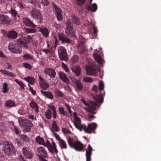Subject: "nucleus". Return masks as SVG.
<instances>
[{
	"label": "nucleus",
	"mask_w": 161,
	"mask_h": 161,
	"mask_svg": "<svg viewBox=\"0 0 161 161\" xmlns=\"http://www.w3.org/2000/svg\"><path fill=\"white\" fill-rule=\"evenodd\" d=\"M93 97L96 103L93 101H91L89 103H88L84 98H82L81 100L85 105L89 107V108L87 109L88 112L92 114H95L96 113V110L97 107L98 105L97 103H102L103 101V97L101 94L96 95Z\"/></svg>",
	"instance_id": "obj_1"
},
{
	"label": "nucleus",
	"mask_w": 161,
	"mask_h": 161,
	"mask_svg": "<svg viewBox=\"0 0 161 161\" xmlns=\"http://www.w3.org/2000/svg\"><path fill=\"white\" fill-rule=\"evenodd\" d=\"M68 143L71 148H74L77 151L80 152L83 150V144L79 141L74 142L73 138L70 137H69L68 139Z\"/></svg>",
	"instance_id": "obj_2"
},
{
	"label": "nucleus",
	"mask_w": 161,
	"mask_h": 161,
	"mask_svg": "<svg viewBox=\"0 0 161 161\" xmlns=\"http://www.w3.org/2000/svg\"><path fill=\"white\" fill-rule=\"evenodd\" d=\"M3 150L8 156L12 155L15 153L14 146L12 143L9 142H4Z\"/></svg>",
	"instance_id": "obj_3"
},
{
	"label": "nucleus",
	"mask_w": 161,
	"mask_h": 161,
	"mask_svg": "<svg viewBox=\"0 0 161 161\" xmlns=\"http://www.w3.org/2000/svg\"><path fill=\"white\" fill-rule=\"evenodd\" d=\"M31 15L36 20V22L38 24L42 22L43 17L40 12L38 10L35 8H33L31 11Z\"/></svg>",
	"instance_id": "obj_4"
},
{
	"label": "nucleus",
	"mask_w": 161,
	"mask_h": 161,
	"mask_svg": "<svg viewBox=\"0 0 161 161\" xmlns=\"http://www.w3.org/2000/svg\"><path fill=\"white\" fill-rule=\"evenodd\" d=\"M58 51L60 59L62 60L67 61L68 59V57L65 47H60L58 49Z\"/></svg>",
	"instance_id": "obj_5"
},
{
	"label": "nucleus",
	"mask_w": 161,
	"mask_h": 161,
	"mask_svg": "<svg viewBox=\"0 0 161 161\" xmlns=\"http://www.w3.org/2000/svg\"><path fill=\"white\" fill-rule=\"evenodd\" d=\"M8 49L9 51L14 53L20 54L22 50L19 48V47L16 43L14 44L13 42H10L8 44Z\"/></svg>",
	"instance_id": "obj_6"
},
{
	"label": "nucleus",
	"mask_w": 161,
	"mask_h": 161,
	"mask_svg": "<svg viewBox=\"0 0 161 161\" xmlns=\"http://www.w3.org/2000/svg\"><path fill=\"white\" fill-rule=\"evenodd\" d=\"M52 4L53 8L55 11L57 20H62L63 18V15L61 9L54 3H52Z\"/></svg>",
	"instance_id": "obj_7"
},
{
	"label": "nucleus",
	"mask_w": 161,
	"mask_h": 161,
	"mask_svg": "<svg viewBox=\"0 0 161 161\" xmlns=\"http://www.w3.org/2000/svg\"><path fill=\"white\" fill-rule=\"evenodd\" d=\"M58 38L59 40L61 41L62 43L68 44L71 42L69 38L63 32H60L58 34Z\"/></svg>",
	"instance_id": "obj_8"
},
{
	"label": "nucleus",
	"mask_w": 161,
	"mask_h": 161,
	"mask_svg": "<svg viewBox=\"0 0 161 161\" xmlns=\"http://www.w3.org/2000/svg\"><path fill=\"white\" fill-rule=\"evenodd\" d=\"M16 43L19 47H24L26 49L28 48L27 43L26 42V37H24L22 38L17 39Z\"/></svg>",
	"instance_id": "obj_9"
},
{
	"label": "nucleus",
	"mask_w": 161,
	"mask_h": 161,
	"mask_svg": "<svg viewBox=\"0 0 161 161\" xmlns=\"http://www.w3.org/2000/svg\"><path fill=\"white\" fill-rule=\"evenodd\" d=\"M86 70L87 75H94L96 73V67L94 65H87L86 66Z\"/></svg>",
	"instance_id": "obj_10"
},
{
	"label": "nucleus",
	"mask_w": 161,
	"mask_h": 161,
	"mask_svg": "<svg viewBox=\"0 0 161 161\" xmlns=\"http://www.w3.org/2000/svg\"><path fill=\"white\" fill-rule=\"evenodd\" d=\"M97 126V125L95 123L89 124L87 127L86 126V128L85 129V132L88 134H91L92 131L96 129Z\"/></svg>",
	"instance_id": "obj_11"
},
{
	"label": "nucleus",
	"mask_w": 161,
	"mask_h": 161,
	"mask_svg": "<svg viewBox=\"0 0 161 161\" xmlns=\"http://www.w3.org/2000/svg\"><path fill=\"white\" fill-rule=\"evenodd\" d=\"M5 35L9 39L14 40L17 37L18 33L17 32L13 30L8 31V32L5 31Z\"/></svg>",
	"instance_id": "obj_12"
},
{
	"label": "nucleus",
	"mask_w": 161,
	"mask_h": 161,
	"mask_svg": "<svg viewBox=\"0 0 161 161\" xmlns=\"http://www.w3.org/2000/svg\"><path fill=\"white\" fill-rule=\"evenodd\" d=\"M10 21V19L7 15L0 14V24L8 25Z\"/></svg>",
	"instance_id": "obj_13"
},
{
	"label": "nucleus",
	"mask_w": 161,
	"mask_h": 161,
	"mask_svg": "<svg viewBox=\"0 0 161 161\" xmlns=\"http://www.w3.org/2000/svg\"><path fill=\"white\" fill-rule=\"evenodd\" d=\"M38 77L40 81L39 82V84L40 88L42 90H47L49 87V84L47 83L46 81H45L39 75Z\"/></svg>",
	"instance_id": "obj_14"
},
{
	"label": "nucleus",
	"mask_w": 161,
	"mask_h": 161,
	"mask_svg": "<svg viewBox=\"0 0 161 161\" xmlns=\"http://www.w3.org/2000/svg\"><path fill=\"white\" fill-rule=\"evenodd\" d=\"M44 72L45 74L48 75L51 78H55L56 75L55 70L52 68H46L44 69Z\"/></svg>",
	"instance_id": "obj_15"
},
{
	"label": "nucleus",
	"mask_w": 161,
	"mask_h": 161,
	"mask_svg": "<svg viewBox=\"0 0 161 161\" xmlns=\"http://www.w3.org/2000/svg\"><path fill=\"white\" fill-rule=\"evenodd\" d=\"M23 22L26 26L32 28L36 27V25L29 18L27 17L23 18Z\"/></svg>",
	"instance_id": "obj_16"
},
{
	"label": "nucleus",
	"mask_w": 161,
	"mask_h": 161,
	"mask_svg": "<svg viewBox=\"0 0 161 161\" xmlns=\"http://www.w3.org/2000/svg\"><path fill=\"white\" fill-rule=\"evenodd\" d=\"M19 124L21 127H25L27 124H31V121L28 119H23L21 117H19L18 119Z\"/></svg>",
	"instance_id": "obj_17"
},
{
	"label": "nucleus",
	"mask_w": 161,
	"mask_h": 161,
	"mask_svg": "<svg viewBox=\"0 0 161 161\" xmlns=\"http://www.w3.org/2000/svg\"><path fill=\"white\" fill-rule=\"evenodd\" d=\"M92 150V148L90 145H88L86 152V161H91Z\"/></svg>",
	"instance_id": "obj_18"
},
{
	"label": "nucleus",
	"mask_w": 161,
	"mask_h": 161,
	"mask_svg": "<svg viewBox=\"0 0 161 161\" xmlns=\"http://www.w3.org/2000/svg\"><path fill=\"white\" fill-rule=\"evenodd\" d=\"M22 152L24 155L27 158L31 159L33 156V154L31 151L27 147H23Z\"/></svg>",
	"instance_id": "obj_19"
},
{
	"label": "nucleus",
	"mask_w": 161,
	"mask_h": 161,
	"mask_svg": "<svg viewBox=\"0 0 161 161\" xmlns=\"http://www.w3.org/2000/svg\"><path fill=\"white\" fill-rule=\"evenodd\" d=\"M86 49V46L84 44V42L83 41L80 42L77 46V49L78 52L80 54H83L85 52Z\"/></svg>",
	"instance_id": "obj_20"
},
{
	"label": "nucleus",
	"mask_w": 161,
	"mask_h": 161,
	"mask_svg": "<svg viewBox=\"0 0 161 161\" xmlns=\"http://www.w3.org/2000/svg\"><path fill=\"white\" fill-rule=\"evenodd\" d=\"M37 151L39 153V155L42 156L45 158H47L48 155L47 152L43 147H39L37 149Z\"/></svg>",
	"instance_id": "obj_21"
},
{
	"label": "nucleus",
	"mask_w": 161,
	"mask_h": 161,
	"mask_svg": "<svg viewBox=\"0 0 161 161\" xmlns=\"http://www.w3.org/2000/svg\"><path fill=\"white\" fill-rule=\"evenodd\" d=\"M41 93L43 96L47 98L53 99V96L52 93L49 91H44L43 90H41Z\"/></svg>",
	"instance_id": "obj_22"
},
{
	"label": "nucleus",
	"mask_w": 161,
	"mask_h": 161,
	"mask_svg": "<svg viewBox=\"0 0 161 161\" xmlns=\"http://www.w3.org/2000/svg\"><path fill=\"white\" fill-rule=\"evenodd\" d=\"M71 69L73 72L75 73L76 76H79L81 73V68L79 66H73Z\"/></svg>",
	"instance_id": "obj_23"
},
{
	"label": "nucleus",
	"mask_w": 161,
	"mask_h": 161,
	"mask_svg": "<svg viewBox=\"0 0 161 161\" xmlns=\"http://www.w3.org/2000/svg\"><path fill=\"white\" fill-rule=\"evenodd\" d=\"M92 25L93 28V31H90L89 32V34L91 38L94 39L97 37V29L93 24H92Z\"/></svg>",
	"instance_id": "obj_24"
},
{
	"label": "nucleus",
	"mask_w": 161,
	"mask_h": 161,
	"mask_svg": "<svg viewBox=\"0 0 161 161\" xmlns=\"http://www.w3.org/2000/svg\"><path fill=\"white\" fill-rule=\"evenodd\" d=\"M59 77L62 81L65 83H68L69 82L68 78L66 75L63 72L59 73Z\"/></svg>",
	"instance_id": "obj_25"
},
{
	"label": "nucleus",
	"mask_w": 161,
	"mask_h": 161,
	"mask_svg": "<svg viewBox=\"0 0 161 161\" xmlns=\"http://www.w3.org/2000/svg\"><path fill=\"white\" fill-rule=\"evenodd\" d=\"M65 32L67 35L70 38L74 36H75L73 28H66Z\"/></svg>",
	"instance_id": "obj_26"
},
{
	"label": "nucleus",
	"mask_w": 161,
	"mask_h": 161,
	"mask_svg": "<svg viewBox=\"0 0 161 161\" xmlns=\"http://www.w3.org/2000/svg\"><path fill=\"white\" fill-rule=\"evenodd\" d=\"M39 31L41 32L45 38H47L49 36V32L47 28L46 27L41 28L39 29Z\"/></svg>",
	"instance_id": "obj_27"
},
{
	"label": "nucleus",
	"mask_w": 161,
	"mask_h": 161,
	"mask_svg": "<svg viewBox=\"0 0 161 161\" xmlns=\"http://www.w3.org/2000/svg\"><path fill=\"white\" fill-rule=\"evenodd\" d=\"M30 106L32 108L36 113L39 111L38 106L37 104L34 101L32 100L30 103Z\"/></svg>",
	"instance_id": "obj_28"
},
{
	"label": "nucleus",
	"mask_w": 161,
	"mask_h": 161,
	"mask_svg": "<svg viewBox=\"0 0 161 161\" xmlns=\"http://www.w3.org/2000/svg\"><path fill=\"white\" fill-rule=\"evenodd\" d=\"M52 129L51 131L53 132H54V131L58 132L59 131V127L57 125V123L56 121L53 120V123L52 124Z\"/></svg>",
	"instance_id": "obj_29"
},
{
	"label": "nucleus",
	"mask_w": 161,
	"mask_h": 161,
	"mask_svg": "<svg viewBox=\"0 0 161 161\" xmlns=\"http://www.w3.org/2000/svg\"><path fill=\"white\" fill-rule=\"evenodd\" d=\"M86 8H87L89 10L95 12L97 9V6L96 3H94L90 6V5L86 6Z\"/></svg>",
	"instance_id": "obj_30"
},
{
	"label": "nucleus",
	"mask_w": 161,
	"mask_h": 161,
	"mask_svg": "<svg viewBox=\"0 0 161 161\" xmlns=\"http://www.w3.org/2000/svg\"><path fill=\"white\" fill-rule=\"evenodd\" d=\"M15 106V102L12 100H8L6 102L5 106L7 107L11 108Z\"/></svg>",
	"instance_id": "obj_31"
},
{
	"label": "nucleus",
	"mask_w": 161,
	"mask_h": 161,
	"mask_svg": "<svg viewBox=\"0 0 161 161\" xmlns=\"http://www.w3.org/2000/svg\"><path fill=\"white\" fill-rule=\"evenodd\" d=\"M35 139L36 142L39 144L42 145L44 146H46L43 139L41 138L40 136H37L36 138Z\"/></svg>",
	"instance_id": "obj_32"
},
{
	"label": "nucleus",
	"mask_w": 161,
	"mask_h": 161,
	"mask_svg": "<svg viewBox=\"0 0 161 161\" xmlns=\"http://www.w3.org/2000/svg\"><path fill=\"white\" fill-rule=\"evenodd\" d=\"M0 72L3 75H8L10 77L14 76V74L11 72L8 71L5 69H0Z\"/></svg>",
	"instance_id": "obj_33"
},
{
	"label": "nucleus",
	"mask_w": 161,
	"mask_h": 161,
	"mask_svg": "<svg viewBox=\"0 0 161 161\" xmlns=\"http://www.w3.org/2000/svg\"><path fill=\"white\" fill-rule=\"evenodd\" d=\"M71 17L72 19V21L76 25H79L80 24V22L79 18L75 15L72 14L71 16Z\"/></svg>",
	"instance_id": "obj_34"
},
{
	"label": "nucleus",
	"mask_w": 161,
	"mask_h": 161,
	"mask_svg": "<svg viewBox=\"0 0 161 161\" xmlns=\"http://www.w3.org/2000/svg\"><path fill=\"white\" fill-rule=\"evenodd\" d=\"M74 124L76 127L80 131H81L82 129H84L85 131V129L86 128V125H80V124H78V123L74 122Z\"/></svg>",
	"instance_id": "obj_35"
},
{
	"label": "nucleus",
	"mask_w": 161,
	"mask_h": 161,
	"mask_svg": "<svg viewBox=\"0 0 161 161\" xmlns=\"http://www.w3.org/2000/svg\"><path fill=\"white\" fill-rule=\"evenodd\" d=\"M24 80L31 84H33L35 80L33 77L28 76L24 78Z\"/></svg>",
	"instance_id": "obj_36"
},
{
	"label": "nucleus",
	"mask_w": 161,
	"mask_h": 161,
	"mask_svg": "<svg viewBox=\"0 0 161 161\" xmlns=\"http://www.w3.org/2000/svg\"><path fill=\"white\" fill-rule=\"evenodd\" d=\"M75 84L76 85V87L79 90H81L83 88V86L82 85L81 82L80 80H77L75 82Z\"/></svg>",
	"instance_id": "obj_37"
},
{
	"label": "nucleus",
	"mask_w": 161,
	"mask_h": 161,
	"mask_svg": "<svg viewBox=\"0 0 161 161\" xmlns=\"http://www.w3.org/2000/svg\"><path fill=\"white\" fill-rule=\"evenodd\" d=\"M46 117L47 119H50L52 117V111L50 109L48 108L45 112Z\"/></svg>",
	"instance_id": "obj_38"
},
{
	"label": "nucleus",
	"mask_w": 161,
	"mask_h": 161,
	"mask_svg": "<svg viewBox=\"0 0 161 161\" xmlns=\"http://www.w3.org/2000/svg\"><path fill=\"white\" fill-rule=\"evenodd\" d=\"M25 32L26 33H34L36 32V30L35 28H25L24 29Z\"/></svg>",
	"instance_id": "obj_39"
},
{
	"label": "nucleus",
	"mask_w": 161,
	"mask_h": 161,
	"mask_svg": "<svg viewBox=\"0 0 161 161\" xmlns=\"http://www.w3.org/2000/svg\"><path fill=\"white\" fill-rule=\"evenodd\" d=\"M73 114L74 118L75 120L76 121H74V122H76L78 123V124H80L81 119L79 117L77 116V113L76 112H74V113H73Z\"/></svg>",
	"instance_id": "obj_40"
},
{
	"label": "nucleus",
	"mask_w": 161,
	"mask_h": 161,
	"mask_svg": "<svg viewBox=\"0 0 161 161\" xmlns=\"http://www.w3.org/2000/svg\"><path fill=\"white\" fill-rule=\"evenodd\" d=\"M33 124L31 122V124H27L25 125V127H24V128L23 129V131L24 132H28L30 131L31 130V127L32 126Z\"/></svg>",
	"instance_id": "obj_41"
},
{
	"label": "nucleus",
	"mask_w": 161,
	"mask_h": 161,
	"mask_svg": "<svg viewBox=\"0 0 161 161\" xmlns=\"http://www.w3.org/2000/svg\"><path fill=\"white\" fill-rule=\"evenodd\" d=\"M23 58L26 60L32 59L33 58L32 55H31L30 54L27 53L24 54L23 56Z\"/></svg>",
	"instance_id": "obj_42"
},
{
	"label": "nucleus",
	"mask_w": 161,
	"mask_h": 161,
	"mask_svg": "<svg viewBox=\"0 0 161 161\" xmlns=\"http://www.w3.org/2000/svg\"><path fill=\"white\" fill-rule=\"evenodd\" d=\"M14 81L20 86L21 89H25V85L22 82L19 81L17 79H15Z\"/></svg>",
	"instance_id": "obj_43"
},
{
	"label": "nucleus",
	"mask_w": 161,
	"mask_h": 161,
	"mask_svg": "<svg viewBox=\"0 0 161 161\" xmlns=\"http://www.w3.org/2000/svg\"><path fill=\"white\" fill-rule=\"evenodd\" d=\"M94 58L95 60L99 64H101L102 63V58L97 54H95L94 55Z\"/></svg>",
	"instance_id": "obj_44"
},
{
	"label": "nucleus",
	"mask_w": 161,
	"mask_h": 161,
	"mask_svg": "<svg viewBox=\"0 0 161 161\" xmlns=\"http://www.w3.org/2000/svg\"><path fill=\"white\" fill-rule=\"evenodd\" d=\"M50 108L52 110L53 112V118L56 119L57 117V114L56 112V108L55 107L52 105L50 107Z\"/></svg>",
	"instance_id": "obj_45"
},
{
	"label": "nucleus",
	"mask_w": 161,
	"mask_h": 161,
	"mask_svg": "<svg viewBox=\"0 0 161 161\" xmlns=\"http://www.w3.org/2000/svg\"><path fill=\"white\" fill-rule=\"evenodd\" d=\"M8 90L9 89L8 88L7 84L6 83H4L3 84V92L5 93L8 91Z\"/></svg>",
	"instance_id": "obj_46"
},
{
	"label": "nucleus",
	"mask_w": 161,
	"mask_h": 161,
	"mask_svg": "<svg viewBox=\"0 0 161 161\" xmlns=\"http://www.w3.org/2000/svg\"><path fill=\"white\" fill-rule=\"evenodd\" d=\"M54 92L55 94L57 96L59 97H63L64 96V94L59 90L58 89L55 90Z\"/></svg>",
	"instance_id": "obj_47"
},
{
	"label": "nucleus",
	"mask_w": 161,
	"mask_h": 161,
	"mask_svg": "<svg viewBox=\"0 0 161 161\" xmlns=\"http://www.w3.org/2000/svg\"><path fill=\"white\" fill-rule=\"evenodd\" d=\"M59 143L60 146L61 147V148L64 149H66L67 148V144L65 141H64L63 140H61L59 142Z\"/></svg>",
	"instance_id": "obj_48"
},
{
	"label": "nucleus",
	"mask_w": 161,
	"mask_h": 161,
	"mask_svg": "<svg viewBox=\"0 0 161 161\" xmlns=\"http://www.w3.org/2000/svg\"><path fill=\"white\" fill-rule=\"evenodd\" d=\"M67 25L66 28H73V24L70 19L68 20L66 23Z\"/></svg>",
	"instance_id": "obj_49"
},
{
	"label": "nucleus",
	"mask_w": 161,
	"mask_h": 161,
	"mask_svg": "<svg viewBox=\"0 0 161 161\" xmlns=\"http://www.w3.org/2000/svg\"><path fill=\"white\" fill-rule=\"evenodd\" d=\"M30 3L33 4L35 5H37L38 8H41V5L39 4H38L36 2V0H27Z\"/></svg>",
	"instance_id": "obj_50"
},
{
	"label": "nucleus",
	"mask_w": 161,
	"mask_h": 161,
	"mask_svg": "<svg viewBox=\"0 0 161 161\" xmlns=\"http://www.w3.org/2000/svg\"><path fill=\"white\" fill-rule=\"evenodd\" d=\"M39 2L43 6H46L49 4L48 0H39Z\"/></svg>",
	"instance_id": "obj_51"
},
{
	"label": "nucleus",
	"mask_w": 161,
	"mask_h": 161,
	"mask_svg": "<svg viewBox=\"0 0 161 161\" xmlns=\"http://www.w3.org/2000/svg\"><path fill=\"white\" fill-rule=\"evenodd\" d=\"M83 81L86 82H92L93 81L92 78L90 77H86L83 78Z\"/></svg>",
	"instance_id": "obj_52"
},
{
	"label": "nucleus",
	"mask_w": 161,
	"mask_h": 161,
	"mask_svg": "<svg viewBox=\"0 0 161 161\" xmlns=\"http://www.w3.org/2000/svg\"><path fill=\"white\" fill-rule=\"evenodd\" d=\"M59 111L61 114H63L64 116H67V112L64 110V109L63 107L59 108Z\"/></svg>",
	"instance_id": "obj_53"
},
{
	"label": "nucleus",
	"mask_w": 161,
	"mask_h": 161,
	"mask_svg": "<svg viewBox=\"0 0 161 161\" xmlns=\"http://www.w3.org/2000/svg\"><path fill=\"white\" fill-rule=\"evenodd\" d=\"M19 137L23 140H25L26 142H29L30 141V139L28 137L26 136L21 135H19Z\"/></svg>",
	"instance_id": "obj_54"
},
{
	"label": "nucleus",
	"mask_w": 161,
	"mask_h": 161,
	"mask_svg": "<svg viewBox=\"0 0 161 161\" xmlns=\"http://www.w3.org/2000/svg\"><path fill=\"white\" fill-rule=\"evenodd\" d=\"M14 130L15 133L17 135H19L21 132V131L19 128H18L17 126H15L13 124Z\"/></svg>",
	"instance_id": "obj_55"
},
{
	"label": "nucleus",
	"mask_w": 161,
	"mask_h": 161,
	"mask_svg": "<svg viewBox=\"0 0 161 161\" xmlns=\"http://www.w3.org/2000/svg\"><path fill=\"white\" fill-rule=\"evenodd\" d=\"M79 60V57L77 55H75L73 56L72 58V62L74 64L77 62Z\"/></svg>",
	"instance_id": "obj_56"
},
{
	"label": "nucleus",
	"mask_w": 161,
	"mask_h": 161,
	"mask_svg": "<svg viewBox=\"0 0 161 161\" xmlns=\"http://www.w3.org/2000/svg\"><path fill=\"white\" fill-rule=\"evenodd\" d=\"M10 13L14 17V18L16 17V16H17L18 14L17 11L14 9H13L12 8H11L10 11Z\"/></svg>",
	"instance_id": "obj_57"
},
{
	"label": "nucleus",
	"mask_w": 161,
	"mask_h": 161,
	"mask_svg": "<svg viewBox=\"0 0 161 161\" xmlns=\"http://www.w3.org/2000/svg\"><path fill=\"white\" fill-rule=\"evenodd\" d=\"M62 132L64 134H70L71 133V131L66 128H62Z\"/></svg>",
	"instance_id": "obj_58"
},
{
	"label": "nucleus",
	"mask_w": 161,
	"mask_h": 161,
	"mask_svg": "<svg viewBox=\"0 0 161 161\" xmlns=\"http://www.w3.org/2000/svg\"><path fill=\"white\" fill-rule=\"evenodd\" d=\"M99 89L101 91H103L104 89V84L103 81H100L99 85Z\"/></svg>",
	"instance_id": "obj_59"
},
{
	"label": "nucleus",
	"mask_w": 161,
	"mask_h": 161,
	"mask_svg": "<svg viewBox=\"0 0 161 161\" xmlns=\"http://www.w3.org/2000/svg\"><path fill=\"white\" fill-rule=\"evenodd\" d=\"M86 0H77L78 4L80 6L83 5L86 1Z\"/></svg>",
	"instance_id": "obj_60"
},
{
	"label": "nucleus",
	"mask_w": 161,
	"mask_h": 161,
	"mask_svg": "<svg viewBox=\"0 0 161 161\" xmlns=\"http://www.w3.org/2000/svg\"><path fill=\"white\" fill-rule=\"evenodd\" d=\"M53 133L55 137L56 140L58 141L59 142L61 141V140H63L61 139L59 135H58L57 133H55V132H53Z\"/></svg>",
	"instance_id": "obj_61"
},
{
	"label": "nucleus",
	"mask_w": 161,
	"mask_h": 161,
	"mask_svg": "<svg viewBox=\"0 0 161 161\" xmlns=\"http://www.w3.org/2000/svg\"><path fill=\"white\" fill-rule=\"evenodd\" d=\"M29 86V91L31 92V93L34 95L36 94V91L35 90H34L32 87L29 85H28Z\"/></svg>",
	"instance_id": "obj_62"
},
{
	"label": "nucleus",
	"mask_w": 161,
	"mask_h": 161,
	"mask_svg": "<svg viewBox=\"0 0 161 161\" xmlns=\"http://www.w3.org/2000/svg\"><path fill=\"white\" fill-rule=\"evenodd\" d=\"M32 37L30 36H28L26 37V42L27 43H30L31 41Z\"/></svg>",
	"instance_id": "obj_63"
},
{
	"label": "nucleus",
	"mask_w": 161,
	"mask_h": 161,
	"mask_svg": "<svg viewBox=\"0 0 161 161\" xmlns=\"http://www.w3.org/2000/svg\"><path fill=\"white\" fill-rule=\"evenodd\" d=\"M37 155L38 157V158L40 161H47L44 158V157H42V156L39 155Z\"/></svg>",
	"instance_id": "obj_64"
}]
</instances>
